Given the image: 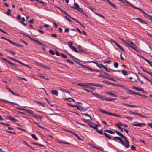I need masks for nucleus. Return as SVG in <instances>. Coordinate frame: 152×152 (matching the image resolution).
Here are the masks:
<instances>
[{
  "instance_id": "nucleus-29",
  "label": "nucleus",
  "mask_w": 152,
  "mask_h": 152,
  "mask_svg": "<svg viewBox=\"0 0 152 152\" xmlns=\"http://www.w3.org/2000/svg\"><path fill=\"white\" fill-rule=\"evenodd\" d=\"M104 132H107L110 134H113L114 133V132L111 130H108V129H105L104 130Z\"/></svg>"
},
{
  "instance_id": "nucleus-17",
  "label": "nucleus",
  "mask_w": 152,
  "mask_h": 152,
  "mask_svg": "<svg viewBox=\"0 0 152 152\" xmlns=\"http://www.w3.org/2000/svg\"><path fill=\"white\" fill-rule=\"evenodd\" d=\"M133 20H138L140 23L145 24H147L148 23L144 20H142L140 18H133Z\"/></svg>"
},
{
  "instance_id": "nucleus-3",
  "label": "nucleus",
  "mask_w": 152,
  "mask_h": 152,
  "mask_svg": "<svg viewBox=\"0 0 152 152\" xmlns=\"http://www.w3.org/2000/svg\"><path fill=\"white\" fill-rule=\"evenodd\" d=\"M126 44L128 45L131 48L138 51L137 49V47L136 45L132 42L129 41L127 42Z\"/></svg>"
},
{
  "instance_id": "nucleus-15",
  "label": "nucleus",
  "mask_w": 152,
  "mask_h": 152,
  "mask_svg": "<svg viewBox=\"0 0 152 152\" xmlns=\"http://www.w3.org/2000/svg\"><path fill=\"white\" fill-rule=\"evenodd\" d=\"M133 89H135L136 90L138 91L142 92H144L145 93V92L144 91V90L141 88L137 87L135 86H133L132 87Z\"/></svg>"
},
{
  "instance_id": "nucleus-13",
  "label": "nucleus",
  "mask_w": 152,
  "mask_h": 152,
  "mask_svg": "<svg viewBox=\"0 0 152 152\" xmlns=\"http://www.w3.org/2000/svg\"><path fill=\"white\" fill-rule=\"evenodd\" d=\"M77 85L80 86L85 87L86 88H88V86H90L89 83H79L77 84Z\"/></svg>"
},
{
  "instance_id": "nucleus-10",
  "label": "nucleus",
  "mask_w": 152,
  "mask_h": 152,
  "mask_svg": "<svg viewBox=\"0 0 152 152\" xmlns=\"http://www.w3.org/2000/svg\"><path fill=\"white\" fill-rule=\"evenodd\" d=\"M136 123H133L132 124V125L133 126H136L139 127H141L142 126V125H143L144 126H145L146 124L145 123H138L137 122H135Z\"/></svg>"
},
{
  "instance_id": "nucleus-11",
  "label": "nucleus",
  "mask_w": 152,
  "mask_h": 152,
  "mask_svg": "<svg viewBox=\"0 0 152 152\" xmlns=\"http://www.w3.org/2000/svg\"><path fill=\"white\" fill-rule=\"evenodd\" d=\"M127 3L129 4L132 7H133L134 8L136 9L137 10H138L140 11H141V10H142L140 8L137 7L135 6H133L132 4H131L128 1H127L126 0H124Z\"/></svg>"
},
{
  "instance_id": "nucleus-59",
  "label": "nucleus",
  "mask_w": 152,
  "mask_h": 152,
  "mask_svg": "<svg viewBox=\"0 0 152 152\" xmlns=\"http://www.w3.org/2000/svg\"><path fill=\"white\" fill-rule=\"evenodd\" d=\"M17 129H19L20 130H22V131H23L24 132H26V131L25 130V129H23L21 128H20V127H17Z\"/></svg>"
},
{
  "instance_id": "nucleus-9",
  "label": "nucleus",
  "mask_w": 152,
  "mask_h": 152,
  "mask_svg": "<svg viewBox=\"0 0 152 152\" xmlns=\"http://www.w3.org/2000/svg\"><path fill=\"white\" fill-rule=\"evenodd\" d=\"M129 113H130L132 114H134L136 115H137L143 118H145L146 117V116L143 115L140 113H135L134 112L131 111H129Z\"/></svg>"
},
{
  "instance_id": "nucleus-12",
  "label": "nucleus",
  "mask_w": 152,
  "mask_h": 152,
  "mask_svg": "<svg viewBox=\"0 0 152 152\" xmlns=\"http://www.w3.org/2000/svg\"><path fill=\"white\" fill-rule=\"evenodd\" d=\"M71 30L73 31L70 32L71 36L74 37L77 35L76 31L75 29L72 28Z\"/></svg>"
},
{
  "instance_id": "nucleus-50",
  "label": "nucleus",
  "mask_w": 152,
  "mask_h": 152,
  "mask_svg": "<svg viewBox=\"0 0 152 152\" xmlns=\"http://www.w3.org/2000/svg\"><path fill=\"white\" fill-rule=\"evenodd\" d=\"M7 132L8 133H11L13 134H16V133L14 132H13L10 131H7Z\"/></svg>"
},
{
  "instance_id": "nucleus-39",
  "label": "nucleus",
  "mask_w": 152,
  "mask_h": 152,
  "mask_svg": "<svg viewBox=\"0 0 152 152\" xmlns=\"http://www.w3.org/2000/svg\"><path fill=\"white\" fill-rule=\"evenodd\" d=\"M71 49L73 51H74L76 52H78V50L74 46L72 47Z\"/></svg>"
},
{
  "instance_id": "nucleus-6",
  "label": "nucleus",
  "mask_w": 152,
  "mask_h": 152,
  "mask_svg": "<svg viewBox=\"0 0 152 152\" xmlns=\"http://www.w3.org/2000/svg\"><path fill=\"white\" fill-rule=\"evenodd\" d=\"M91 94L93 95L94 96L97 97L98 98H99L102 100H104L105 96L100 95L99 94L97 93H94L92 92Z\"/></svg>"
},
{
  "instance_id": "nucleus-34",
  "label": "nucleus",
  "mask_w": 152,
  "mask_h": 152,
  "mask_svg": "<svg viewBox=\"0 0 152 152\" xmlns=\"http://www.w3.org/2000/svg\"><path fill=\"white\" fill-rule=\"evenodd\" d=\"M11 44L12 45H15V46H18V47H21L22 48L23 47V45H18L13 42H12V43Z\"/></svg>"
},
{
  "instance_id": "nucleus-1",
  "label": "nucleus",
  "mask_w": 152,
  "mask_h": 152,
  "mask_svg": "<svg viewBox=\"0 0 152 152\" xmlns=\"http://www.w3.org/2000/svg\"><path fill=\"white\" fill-rule=\"evenodd\" d=\"M114 132L116 133L118 135L124 139L125 141L126 144H125V143L123 142L122 139L120 137H113V139H112V140L116 141L115 140H118L124 146L125 148H128L129 147L130 145L129 143V142L126 138L120 132L117 130H114Z\"/></svg>"
},
{
  "instance_id": "nucleus-47",
  "label": "nucleus",
  "mask_w": 152,
  "mask_h": 152,
  "mask_svg": "<svg viewBox=\"0 0 152 152\" xmlns=\"http://www.w3.org/2000/svg\"><path fill=\"white\" fill-rule=\"evenodd\" d=\"M73 45V43L71 42H68V45L69 46V48L71 49V47H73L72 45Z\"/></svg>"
},
{
  "instance_id": "nucleus-14",
  "label": "nucleus",
  "mask_w": 152,
  "mask_h": 152,
  "mask_svg": "<svg viewBox=\"0 0 152 152\" xmlns=\"http://www.w3.org/2000/svg\"><path fill=\"white\" fill-rule=\"evenodd\" d=\"M86 62L87 63H94L97 65V66L99 68H100L101 69H102V66L101 65V64H98L97 62L94 61H88Z\"/></svg>"
},
{
  "instance_id": "nucleus-41",
  "label": "nucleus",
  "mask_w": 152,
  "mask_h": 152,
  "mask_svg": "<svg viewBox=\"0 0 152 152\" xmlns=\"http://www.w3.org/2000/svg\"><path fill=\"white\" fill-rule=\"evenodd\" d=\"M11 11L10 9H8V11L6 12L7 15H11Z\"/></svg>"
},
{
  "instance_id": "nucleus-37",
  "label": "nucleus",
  "mask_w": 152,
  "mask_h": 152,
  "mask_svg": "<svg viewBox=\"0 0 152 152\" xmlns=\"http://www.w3.org/2000/svg\"><path fill=\"white\" fill-rule=\"evenodd\" d=\"M85 69H86L87 70L90 71L91 72L92 71H96L95 69H91L89 67H87L86 66V67Z\"/></svg>"
},
{
  "instance_id": "nucleus-63",
  "label": "nucleus",
  "mask_w": 152,
  "mask_h": 152,
  "mask_svg": "<svg viewBox=\"0 0 152 152\" xmlns=\"http://www.w3.org/2000/svg\"><path fill=\"white\" fill-rule=\"evenodd\" d=\"M109 4L111 5L114 8H116V6L112 2H110Z\"/></svg>"
},
{
  "instance_id": "nucleus-62",
  "label": "nucleus",
  "mask_w": 152,
  "mask_h": 152,
  "mask_svg": "<svg viewBox=\"0 0 152 152\" xmlns=\"http://www.w3.org/2000/svg\"><path fill=\"white\" fill-rule=\"evenodd\" d=\"M131 148L133 150H135L136 149V147L132 145H131Z\"/></svg>"
},
{
  "instance_id": "nucleus-52",
  "label": "nucleus",
  "mask_w": 152,
  "mask_h": 152,
  "mask_svg": "<svg viewBox=\"0 0 152 152\" xmlns=\"http://www.w3.org/2000/svg\"><path fill=\"white\" fill-rule=\"evenodd\" d=\"M70 18L72 19L73 20L75 21L76 22L78 23L79 24L80 23L76 19L74 18L71 16H70Z\"/></svg>"
},
{
  "instance_id": "nucleus-19",
  "label": "nucleus",
  "mask_w": 152,
  "mask_h": 152,
  "mask_svg": "<svg viewBox=\"0 0 152 152\" xmlns=\"http://www.w3.org/2000/svg\"><path fill=\"white\" fill-rule=\"evenodd\" d=\"M74 5L75 6H70V7L72 8H74L77 10L79 8V6L78 4L75 3H74Z\"/></svg>"
},
{
  "instance_id": "nucleus-26",
  "label": "nucleus",
  "mask_w": 152,
  "mask_h": 152,
  "mask_svg": "<svg viewBox=\"0 0 152 152\" xmlns=\"http://www.w3.org/2000/svg\"><path fill=\"white\" fill-rule=\"evenodd\" d=\"M32 116L34 118H36L37 119H42V117L41 116H37L35 115H32Z\"/></svg>"
},
{
  "instance_id": "nucleus-22",
  "label": "nucleus",
  "mask_w": 152,
  "mask_h": 152,
  "mask_svg": "<svg viewBox=\"0 0 152 152\" xmlns=\"http://www.w3.org/2000/svg\"><path fill=\"white\" fill-rule=\"evenodd\" d=\"M116 99L115 98H109L105 96L104 100L105 101H113L115 100H116Z\"/></svg>"
},
{
  "instance_id": "nucleus-56",
  "label": "nucleus",
  "mask_w": 152,
  "mask_h": 152,
  "mask_svg": "<svg viewBox=\"0 0 152 152\" xmlns=\"http://www.w3.org/2000/svg\"><path fill=\"white\" fill-rule=\"evenodd\" d=\"M138 74L142 77L146 79L147 78L144 75L140 73L139 72H138Z\"/></svg>"
},
{
  "instance_id": "nucleus-7",
  "label": "nucleus",
  "mask_w": 152,
  "mask_h": 152,
  "mask_svg": "<svg viewBox=\"0 0 152 152\" xmlns=\"http://www.w3.org/2000/svg\"><path fill=\"white\" fill-rule=\"evenodd\" d=\"M88 126L94 129H96V127H98L99 126V125L95 124L92 121H90L88 124Z\"/></svg>"
},
{
  "instance_id": "nucleus-8",
  "label": "nucleus",
  "mask_w": 152,
  "mask_h": 152,
  "mask_svg": "<svg viewBox=\"0 0 152 152\" xmlns=\"http://www.w3.org/2000/svg\"><path fill=\"white\" fill-rule=\"evenodd\" d=\"M141 12L144 14V16L148 18V19L150 20H152V16L149 15L147 13H145V12L143 10H141Z\"/></svg>"
},
{
  "instance_id": "nucleus-25",
  "label": "nucleus",
  "mask_w": 152,
  "mask_h": 152,
  "mask_svg": "<svg viewBox=\"0 0 152 152\" xmlns=\"http://www.w3.org/2000/svg\"><path fill=\"white\" fill-rule=\"evenodd\" d=\"M1 39H4L5 40H6L7 41H8L9 42H10L11 44H12V41H11V40L8 39L7 38H6L5 37H1Z\"/></svg>"
},
{
  "instance_id": "nucleus-58",
  "label": "nucleus",
  "mask_w": 152,
  "mask_h": 152,
  "mask_svg": "<svg viewBox=\"0 0 152 152\" xmlns=\"http://www.w3.org/2000/svg\"><path fill=\"white\" fill-rule=\"evenodd\" d=\"M95 13V14H96V15H98V16H99V17H102V18H104V16H103L102 15H101V14H99V13H96V12Z\"/></svg>"
},
{
  "instance_id": "nucleus-24",
  "label": "nucleus",
  "mask_w": 152,
  "mask_h": 152,
  "mask_svg": "<svg viewBox=\"0 0 152 152\" xmlns=\"http://www.w3.org/2000/svg\"><path fill=\"white\" fill-rule=\"evenodd\" d=\"M79 12L83 14V15L87 16L86 15L85 13L83 11V10L80 8H79L77 10Z\"/></svg>"
},
{
  "instance_id": "nucleus-27",
  "label": "nucleus",
  "mask_w": 152,
  "mask_h": 152,
  "mask_svg": "<svg viewBox=\"0 0 152 152\" xmlns=\"http://www.w3.org/2000/svg\"><path fill=\"white\" fill-rule=\"evenodd\" d=\"M75 107L77 109L81 111H82L81 108H83V107L80 105H79L78 104H77V105H76Z\"/></svg>"
},
{
  "instance_id": "nucleus-53",
  "label": "nucleus",
  "mask_w": 152,
  "mask_h": 152,
  "mask_svg": "<svg viewBox=\"0 0 152 152\" xmlns=\"http://www.w3.org/2000/svg\"><path fill=\"white\" fill-rule=\"evenodd\" d=\"M125 118L129 120L130 121H131L133 119V118L132 117H130L129 116H125Z\"/></svg>"
},
{
  "instance_id": "nucleus-31",
  "label": "nucleus",
  "mask_w": 152,
  "mask_h": 152,
  "mask_svg": "<svg viewBox=\"0 0 152 152\" xmlns=\"http://www.w3.org/2000/svg\"><path fill=\"white\" fill-rule=\"evenodd\" d=\"M38 64H39V66L41 67H43L44 68H45L49 69H50V68L47 67L46 66L42 64H41V63H38Z\"/></svg>"
},
{
  "instance_id": "nucleus-49",
  "label": "nucleus",
  "mask_w": 152,
  "mask_h": 152,
  "mask_svg": "<svg viewBox=\"0 0 152 152\" xmlns=\"http://www.w3.org/2000/svg\"><path fill=\"white\" fill-rule=\"evenodd\" d=\"M77 64H78L79 65L81 66L84 69L85 68V67H86V66L81 64L78 62Z\"/></svg>"
},
{
  "instance_id": "nucleus-60",
  "label": "nucleus",
  "mask_w": 152,
  "mask_h": 152,
  "mask_svg": "<svg viewBox=\"0 0 152 152\" xmlns=\"http://www.w3.org/2000/svg\"><path fill=\"white\" fill-rule=\"evenodd\" d=\"M128 91L129 93L132 94H134V92H133L132 91L130 90H128Z\"/></svg>"
},
{
  "instance_id": "nucleus-57",
  "label": "nucleus",
  "mask_w": 152,
  "mask_h": 152,
  "mask_svg": "<svg viewBox=\"0 0 152 152\" xmlns=\"http://www.w3.org/2000/svg\"><path fill=\"white\" fill-rule=\"evenodd\" d=\"M61 12H63L66 15H67L68 16L69 18L70 17V16L69 15L68 13H66L63 10H62V11Z\"/></svg>"
},
{
  "instance_id": "nucleus-35",
  "label": "nucleus",
  "mask_w": 152,
  "mask_h": 152,
  "mask_svg": "<svg viewBox=\"0 0 152 152\" xmlns=\"http://www.w3.org/2000/svg\"><path fill=\"white\" fill-rule=\"evenodd\" d=\"M115 125L117 126V127L120 129L121 130V131L122 132H123V129H124L122 127H121L117 123H115Z\"/></svg>"
},
{
  "instance_id": "nucleus-36",
  "label": "nucleus",
  "mask_w": 152,
  "mask_h": 152,
  "mask_svg": "<svg viewBox=\"0 0 152 152\" xmlns=\"http://www.w3.org/2000/svg\"><path fill=\"white\" fill-rule=\"evenodd\" d=\"M118 48H119L124 53H125V50L120 46L118 44L116 45Z\"/></svg>"
},
{
  "instance_id": "nucleus-4",
  "label": "nucleus",
  "mask_w": 152,
  "mask_h": 152,
  "mask_svg": "<svg viewBox=\"0 0 152 152\" xmlns=\"http://www.w3.org/2000/svg\"><path fill=\"white\" fill-rule=\"evenodd\" d=\"M98 110L100 112L102 113H104V114H107L109 115L113 116H116V117H121V116H120V115L115 114L112 113L107 112V111H104V110H103L100 109H98Z\"/></svg>"
},
{
  "instance_id": "nucleus-54",
  "label": "nucleus",
  "mask_w": 152,
  "mask_h": 152,
  "mask_svg": "<svg viewBox=\"0 0 152 152\" xmlns=\"http://www.w3.org/2000/svg\"><path fill=\"white\" fill-rule=\"evenodd\" d=\"M41 105L43 107H45V104L44 103H42L41 102H40L39 103V105Z\"/></svg>"
},
{
  "instance_id": "nucleus-23",
  "label": "nucleus",
  "mask_w": 152,
  "mask_h": 152,
  "mask_svg": "<svg viewBox=\"0 0 152 152\" xmlns=\"http://www.w3.org/2000/svg\"><path fill=\"white\" fill-rule=\"evenodd\" d=\"M51 93L56 96H58V91L56 90H52L51 91Z\"/></svg>"
},
{
  "instance_id": "nucleus-61",
  "label": "nucleus",
  "mask_w": 152,
  "mask_h": 152,
  "mask_svg": "<svg viewBox=\"0 0 152 152\" xmlns=\"http://www.w3.org/2000/svg\"><path fill=\"white\" fill-rule=\"evenodd\" d=\"M55 54L57 56H60L61 54L59 53V52L57 51H55Z\"/></svg>"
},
{
  "instance_id": "nucleus-44",
  "label": "nucleus",
  "mask_w": 152,
  "mask_h": 152,
  "mask_svg": "<svg viewBox=\"0 0 152 152\" xmlns=\"http://www.w3.org/2000/svg\"><path fill=\"white\" fill-rule=\"evenodd\" d=\"M122 73L124 75H127L128 74L127 72L126 71L124 70H122Z\"/></svg>"
},
{
  "instance_id": "nucleus-46",
  "label": "nucleus",
  "mask_w": 152,
  "mask_h": 152,
  "mask_svg": "<svg viewBox=\"0 0 152 152\" xmlns=\"http://www.w3.org/2000/svg\"><path fill=\"white\" fill-rule=\"evenodd\" d=\"M114 66L115 68H117L118 66V64L117 62H115L114 63Z\"/></svg>"
},
{
  "instance_id": "nucleus-21",
  "label": "nucleus",
  "mask_w": 152,
  "mask_h": 152,
  "mask_svg": "<svg viewBox=\"0 0 152 152\" xmlns=\"http://www.w3.org/2000/svg\"><path fill=\"white\" fill-rule=\"evenodd\" d=\"M112 91H110V92H106L105 93L107 94L113 96L114 97H117V95L115 94H114L112 93Z\"/></svg>"
},
{
  "instance_id": "nucleus-16",
  "label": "nucleus",
  "mask_w": 152,
  "mask_h": 152,
  "mask_svg": "<svg viewBox=\"0 0 152 152\" xmlns=\"http://www.w3.org/2000/svg\"><path fill=\"white\" fill-rule=\"evenodd\" d=\"M90 86H94L96 87H99V88H103V86L102 85H100L99 84H96L92 83H89Z\"/></svg>"
},
{
  "instance_id": "nucleus-38",
  "label": "nucleus",
  "mask_w": 152,
  "mask_h": 152,
  "mask_svg": "<svg viewBox=\"0 0 152 152\" xmlns=\"http://www.w3.org/2000/svg\"><path fill=\"white\" fill-rule=\"evenodd\" d=\"M32 144L34 145H37L40 146L45 147V146L40 144H38L36 142H33Z\"/></svg>"
},
{
  "instance_id": "nucleus-55",
  "label": "nucleus",
  "mask_w": 152,
  "mask_h": 152,
  "mask_svg": "<svg viewBox=\"0 0 152 152\" xmlns=\"http://www.w3.org/2000/svg\"><path fill=\"white\" fill-rule=\"evenodd\" d=\"M49 52L52 55H54L55 54L54 51L51 50H49Z\"/></svg>"
},
{
  "instance_id": "nucleus-32",
  "label": "nucleus",
  "mask_w": 152,
  "mask_h": 152,
  "mask_svg": "<svg viewBox=\"0 0 152 152\" xmlns=\"http://www.w3.org/2000/svg\"><path fill=\"white\" fill-rule=\"evenodd\" d=\"M31 136L35 140H38V138L34 134H31Z\"/></svg>"
},
{
  "instance_id": "nucleus-45",
  "label": "nucleus",
  "mask_w": 152,
  "mask_h": 152,
  "mask_svg": "<svg viewBox=\"0 0 152 152\" xmlns=\"http://www.w3.org/2000/svg\"><path fill=\"white\" fill-rule=\"evenodd\" d=\"M98 76L99 77H102L104 78H107V77H107L105 75H103L102 74H100Z\"/></svg>"
},
{
  "instance_id": "nucleus-42",
  "label": "nucleus",
  "mask_w": 152,
  "mask_h": 152,
  "mask_svg": "<svg viewBox=\"0 0 152 152\" xmlns=\"http://www.w3.org/2000/svg\"><path fill=\"white\" fill-rule=\"evenodd\" d=\"M8 63L9 64H10L12 66H17V65H15V64H14L13 63H12L10 61H9L8 62Z\"/></svg>"
},
{
  "instance_id": "nucleus-2",
  "label": "nucleus",
  "mask_w": 152,
  "mask_h": 152,
  "mask_svg": "<svg viewBox=\"0 0 152 152\" xmlns=\"http://www.w3.org/2000/svg\"><path fill=\"white\" fill-rule=\"evenodd\" d=\"M21 33L22 34L23 36H26L27 37H28L30 39V40L33 41L34 42L38 44L39 45L46 46L44 45L43 43H42L41 42L39 41L38 40H36L34 38H32L30 36L26 34H24V33Z\"/></svg>"
},
{
  "instance_id": "nucleus-18",
  "label": "nucleus",
  "mask_w": 152,
  "mask_h": 152,
  "mask_svg": "<svg viewBox=\"0 0 152 152\" xmlns=\"http://www.w3.org/2000/svg\"><path fill=\"white\" fill-rule=\"evenodd\" d=\"M7 89L8 90H9V91H10L11 92V93L14 95H15V96H20V95L19 94L15 93L13 91H12L10 88H9L8 87H7Z\"/></svg>"
},
{
  "instance_id": "nucleus-5",
  "label": "nucleus",
  "mask_w": 152,
  "mask_h": 152,
  "mask_svg": "<svg viewBox=\"0 0 152 152\" xmlns=\"http://www.w3.org/2000/svg\"><path fill=\"white\" fill-rule=\"evenodd\" d=\"M8 58L12 60L13 61H15L18 63L20 64H21V65H22V66H23L25 67H28V68H29L30 69L31 68V67H30L29 65L26 64H24V63L20 61L17 60L12 57L8 56Z\"/></svg>"
},
{
  "instance_id": "nucleus-48",
  "label": "nucleus",
  "mask_w": 152,
  "mask_h": 152,
  "mask_svg": "<svg viewBox=\"0 0 152 152\" xmlns=\"http://www.w3.org/2000/svg\"><path fill=\"white\" fill-rule=\"evenodd\" d=\"M78 52H79L80 53H86V52L84 51V50H81L80 49H79L78 50Z\"/></svg>"
},
{
  "instance_id": "nucleus-64",
  "label": "nucleus",
  "mask_w": 152,
  "mask_h": 152,
  "mask_svg": "<svg viewBox=\"0 0 152 152\" xmlns=\"http://www.w3.org/2000/svg\"><path fill=\"white\" fill-rule=\"evenodd\" d=\"M146 61L150 65V66H151V65H152L151 62L148 60V59L147 60H146Z\"/></svg>"
},
{
  "instance_id": "nucleus-43",
  "label": "nucleus",
  "mask_w": 152,
  "mask_h": 152,
  "mask_svg": "<svg viewBox=\"0 0 152 152\" xmlns=\"http://www.w3.org/2000/svg\"><path fill=\"white\" fill-rule=\"evenodd\" d=\"M48 103L49 104L50 106L51 107L53 106V104L51 103V102H50L47 98H45Z\"/></svg>"
},
{
  "instance_id": "nucleus-40",
  "label": "nucleus",
  "mask_w": 152,
  "mask_h": 152,
  "mask_svg": "<svg viewBox=\"0 0 152 152\" xmlns=\"http://www.w3.org/2000/svg\"><path fill=\"white\" fill-rule=\"evenodd\" d=\"M25 111L28 112L29 113L31 114L32 115H33V112L31 110L26 109Z\"/></svg>"
},
{
  "instance_id": "nucleus-51",
  "label": "nucleus",
  "mask_w": 152,
  "mask_h": 152,
  "mask_svg": "<svg viewBox=\"0 0 152 152\" xmlns=\"http://www.w3.org/2000/svg\"><path fill=\"white\" fill-rule=\"evenodd\" d=\"M61 56L63 58H67V56H66V55H65V54H64V53H61Z\"/></svg>"
},
{
  "instance_id": "nucleus-20",
  "label": "nucleus",
  "mask_w": 152,
  "mask_h": 152,
  "mask_svg": "<svg viewBox=\"0 0 152 152\" xmlns=\"http://www.w3.org/2000/svg\"><path fill=\"white\" fill-rule=\"evenodd\" d=\"M7 117L8 119L15 122H17L18 121V120H17L16 119L13 117H12L10 116H7Z\"/></svg>"
},
{
  "instance_id": "nucleus-28",
  "label": "nucleus",
  "mask_w": 152,
  "mask_h": 152,
  "mask_svg": "<svg viewBox=\"0 0 152 152\" xmlns=\"http://www.w3.org/2000/svg\"><path fill=\"white\" fill-rule=\"evenodd\" d=\"M103 134H104L105 136L109 140L111 139V137L107 134L105 132H104L103 133Z\"/></svg>"
},
{
  "instance_id": "nucleus-30",
  "label": "nucleus",
  "mask_w": 152,
  "mask_h": 152,
  "mask_svg": "<svg viewBox=\"0 0 152 152\" xmlns=\"http://www.w3.org/2000/svg\"><path fill=\"white\" fill-rule=\"evenodd\" d=\"M95 130H96V132H98L99 134H101V135H103V130L102 129H101L99 130H98V129L97 128V127H96V129H95Z\"/></svg>"
},
{
  "instance_id": "nucleus-33",
  "label": "nucleus",
  "mask_w": 152,
  "mask_h": 152,
  "mask_svg": "<svg viewBox=\"0 0 152 152\" xmlns=\"http://www.w3.org/2000/svg\"><path fill=\"white\" fill-rule=\"evenodd\" d=\"M5 102H8L12 104H14V105H19L17 104V103H14V102H10L9 101H7V100H3Z\"/></svg>"
}]
</instances>
